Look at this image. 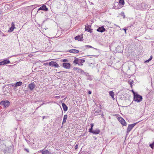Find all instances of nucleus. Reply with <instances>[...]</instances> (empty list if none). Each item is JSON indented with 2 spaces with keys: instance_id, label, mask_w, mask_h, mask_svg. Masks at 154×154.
I'll return each mask as SVG.
<instances>
[{
  "instance_id": "obj_12",
  "label": "nucleus",
  "mask_w": 154,
  "mask_h": 154,
  "mask_svg": "<svg viewBox=\"0 0 154 154\" xmlns=\"http://www.w3.org/2000/svg\"><path fill=\"white\" fill-rule=\"evenodd\" d=\"M106 30L105 28H104L103 26L101 27H99L97 29V32H103Z\"/></svg>"
},
{
  "instance_id": "obj_35",
  "label": "nucleus",
  "mask_w": 154,
  "mask_h": 154,
  "mask_svg": "<svg viewBox=\"0 0 154 154\" xmlns=\"http://www.w3.org/2000/svg\"><path fill=\"white\" fill-rule=\"evenodd\" d=\"M87 47H89L90 48H92V46H90V45H87L86 46Z\"/></svg>"
},
{
  "instance_id": "obj_41",
  "label": "nucleus",
  "mask_w": 154,
  "mask_h": 154,
  "mask_svg": "<svg viewBox=\"0 0 154 154\" xmlns=\"http://www.w3.org/2000/svg\"><path fill=\"white\" fill-rule=\"evenodd\" d=\"M57 97V98H58V97H59V96H57V97Z\"/></svg>"
},
{
  "instance_id": "obj_22",
  "label": "nucleus",
  "mask_w": 154,
  "mask_h": 154,
  "mask_svg": "<svg viewBox=\"0 0 154 154\" xmlns=\"http://www.w3.org/2000/svg\"><path fill=\"white\" fill-rule=\"evenodd\" d=\"M109 95L112 98L114 99V93L112 91H110L109 92Z\"/></svg>"
},
{
  "instance_id": "obj_14",
  "label": "nucleus",
  "mask_w": 154,
  "mask_h": 154,
  "mask_svg": "<svg viewBox=\"0 0 154 154\" xmlns=\"http://www.w3.org/2000/svg\"><path fill=\"white\" fill-rule=\"evenodd\" d=\"M29 88L31 91H32L35 88V85L33 83H31L29 85Z\"/></svg>"
},
{
  "instance_id": "obj_27",
  "label": "nucleus",
  "mask_w": 154,
  "mask_h": 154,
  "mask_svg": "<svg viewBox=\"0 0 154 154\" xmlns=\"http://www.w3.org/2000/svg\"><path fill=\"white\" fill-rule=\"evenodd\" d=\"M128 82L129 83V84L131 85V87H132V84L133 83V81L132 80L131 81H129Z\"/></svg>"
},
{
  "instance_id": "obj_21",
  "label": "nucleus",
  "mask_w": 154,
  "mask_h": 154,
  "mask_svg": "<svg viewBox=\"0 0 154 154\" xmlns=\"http://www.w3.org/2000/svg\"><path fill=\"white\" fill-rule=\"evenodd\" d=\"M22 84V82L20 81L17 82L14 85V87H16L17 86H20Z\"/></svg>"
},
{
  "instance_id": "obj_36",
  "label": "nucleus",
  "mask_w": 154,
  "mask_h": 154,
  "mask_svg": "<svg viewBox=\"0 0 154 154\" xmlns=\"http://www.w3.org/2000/svg\"><path fill=\"white\" fill-rule=\"evenodd\" d=\"M88 93L89 94H91V92L90 91H89L88 92Z\"/></svg>"
},
{
  "instance_id": "obj_26",
  "label": "nucleus",
  "mask_w": 154,
  "mask_h": 154,
  "mask_svg": "<svg viewBox=\"0 0 154 154\" xmlns=\"http://www.w3.org/2000/svg\"><path fill=\"white\" fill-rule=\"evenodd\" d=\"M149 146L152 149H153L154 147V141L152 144H150Z\"/></svg>"
},
{
  "instance_id": "obj_28",
  "label": "nucleus",
  "mask_w": 154,
  "mask_h": 154,
  "mask_svg": "<svg viewBox=\"0 0 154 154\" xmlns=\"http://www.w3.org/2000/svg\"><path fill=\"white\" fill-rule=\"evenodd\" d=\"M152 56H151L150 57L148 60H147L146 61H145V62H149V61L151 60H152Z\"/></svg>"
},
{
  "instance_id": "obj_33",
  "label": "nucleus",
  "mask_w": 154,
  "mask_h": 154,
  "mask_svg": "<svg viewBox=\"0 0 154 154\" xmlns=\"http://www.w3.org/2000/svg\"><path fill=\"white\" fill-rule=\"evenodd\" d=\"M24 150H25L27 152H29V151L27 149H24Z\"/></svg>"
},
{
  "instance_id": "obj_29",
  "label": "nucleus",
  "mask_w": 154,
  "mask_h": 154,
  "mask_svg": "<svg viewBox=\"0 0 154 154\" xmlns=\"http://www.w3.org/2000/svg\"><path fill=\"white\" fill-rule=\"evenodd\" d=\"M63 61L64 62H66L68 61V60L66 59H64L63 60Z\"/></svg>"
},
{
  "instance_id": "obj_7",
  "label": "nucleus",
  "mask_w": 154,
  "mask_h": 154,
  "mask_svg": "<svg viewBox=\"0 0 154 154\" xmlns=\"http://www.w3.org/2000/svg\"><path fill=\"white\" fill-rule=\"evenodd\" d=\"M10 63V61L7 59H6L0 62V66H2L4 65H6L7 64L9 63Z\"/></svg>"
},
{
  "instance_id": "obj_3",
  "label": "nucleus",
  "mask_w": 154,
  "mask_h": 154,
  "mask_svg": "<svg viewBox=\"0 0 154 154\" xmlns=\"http://www.w3.org/2000/svg\"><path fill=\"white\" fill-rule=\"evenodd\" d=\"M0 104L3 107H8L10 105V102L8 100L2 101L1 102Z\"/></svg>"
},
{
  "instance_id": "obj_34",
  "label": "nucleus",
  "mask_w": 154,
  "mask_h": 154,
  "mask_svg": "<svg viewBox=\"0 0 154 154\" xmlns=\"http://www.w3.org/2000/svg\"><path fill=\"white\" fill-rule=\"evenodd\" d=\"M48 63H44L43 64V65H48Z\"/></svg>"
},
{
  "instance_id": "obj_23",
  "label": "nucleus",
  "mask_w": 154,
  "mask_h": 154,
  "mask_svg": "<svg viewBox=\"0 0 154 154\" xmlns=\"http://www.w3.org/2000/svg\"><path fill=\"white\" fill-rule=\"evenodd\" d=\"M73 69L75 71H77L78 72H83V70L77 67H74Z\"/></svg>"
},
{
  "instance_id": "obj_4",
  "label": "nucleus",
  "mask_w": 154,
  "mask_h": 154,
  "mask_svg": "<svg viewBox=\"0 0 154 154\" xmlns=\"http://www.w3.org/2000/svg\"><path fill=\"white\" fill-rule=\"evenodd\" d=\"M137 124V123H136L132 124L129 125H128L127 129V134H128L130 132L131 130Z\"/></svg>"
},
{
  "instance_id": "obj_40",
  "label": "nucleus",
  "mask_w": 154,
  "mask_h": 154,
  "mask_svg": "<svg viewBox=\"0 0 154 154\" xmlns=\"http://www.w3.org/2000/svg\"><path fill=\"white\" fill-rule=\"evenodd\" d=\"M102 117L104 116L103 115V114L102 115Z\"/></svg>"
},
{
  "instance_id": "obj_38",
  "label": "nucleus",
  "mask_w": 154,
  "mask_h": 154,
  "mask_svg": "<svg viewBox=\"0 0 154 154\" xmlns=\"http://www.w3.org/2000/svg\"><path fill=\"white\" fill-rule=\"evenodd\" d=\"M12 86L13 87H14V85L15 84H12Z\"/></svg>"
},
{
  "instance_id": "obj_17",
  "label": "nucleus",
  "mask_w": 154,
  "mask_h": 154,
  "mask_svg": "<svg viewBox=\"0 0 154 154\" xmlns=\"http://www.w3.org/2000/svg\"><path fill=\"white\" fill-rule=\"evenodd\" d=\"M62 106L64 111H66L67 110L68 107L64 103H62Z\"/></svg>"
},
{
  "instance_id": "obj_8",
  "label": "nucleus",
  "mask_w": 154,
  "mask_h": 154,
  "mask_svg": "<svg viewBox=\"0 0 154 154\" xmlns=\"http://www.w3.org/2000/svg\"><path fill=\"white\" fill-rule=\"evenodd\" d=\"M85 30L87 31L88 32H92L93 29H91V26L90 25H88L87 26H85Z\"/></svg>"
},
{
  "instance_id": "obj_2",
  "label": "nucleus",
  "mask_w": 154,
  "mask_h": 154,
  "mask_svg": "<svg viewBox=\"0 0 154 154\" xmlns=\"http://www.w3.org/2000/svg\"><path fill=\"white\" fill-rule=\"evenodd\" d=\"M142 96L138 94H136V95L134 96V100L136 102H140L142 101Z\"/></svg>"
},
{
  "instance_id": "obj_37",
  "label": "nucleus",
  "mask_w": 154,
  "mask_h": 154,
  "mask_svg": "<svg viewBox=\"0 0 154 154\" xmlns=\"http://www.w3.org/2000/svg\"><path fill=\"white\" fill-rule=\"evenodd\" d=\"M123 30L125 31V33H126V29H124Z\"/></svg>"
},
{
  "instance_id": "obj_5",
  "label": "nucleus",
  "mask_w": 154,
  "mask_h": 154,
  "mask_svg": "<svg viewBox=\"0 0 154 154\" xmlns=\"http://www.w3.org/2000/svg\"><path fill=\"white\" fill-rule=\"evenodd\" d=\"M50 66H54L55 68H58L59 67V65L56 62L54 61H51L48 63Z\"/></svg>"
},
{
  "instance_id": "obj_13",
  "label": "nucleus",
  "mask_w": 154,
  "mask_h": 154,
  "mask_svg": "<svg viewBox=\"0 0 154 154\" xmlns=\"http://www.w3.org/2000/svg\"><path fill=\"white\" fill-rule=\"evenodd\" d=\"M15 28V27L14 23L12 22L11 24V27L9 28V29L8 30V31L9 32H12Z\"/></svg>"
},
{
  "instance_id": "obj_24",
  "label": "nucleus",
  "mask_w": 154,
  "mask_h": 154,
  "mask_svg": "<svg viewBox=\"0 0 154 154\" xmlns=\"http://www.w3.org/2000/svg\"><path fill=\"white\" fill-rule=\"evenodd\" d=\"M122 5H124L125 4V2L124 0H119V3Z\"/></svg>"
},
{
  "instance_id": "obj_30",
  "label": "nucleus",
  "mask_w": 154,
  "mask_h": 154,
  "mask_svg": "<svg viewBox=\"0 0 154 154\" xmlns=\"http://www.w3.org/2000/svg\"><path fill=\"white\" fill-rule=\"evenodd\" d=\"M78 148V145L77 144H76L75 147V149H77Z\"/></svg>"
},
{
  "instance_id": "obj_15",
  "label": "nucleus",
  "mask_w": 154,
  "mask_h": 154,
  "mask_svg": "<svg viewBox=\"0 0 154 154\" xmlns=\"http://www.w3.org/2000/svg\"><path fill=\"white\" fill-rule=\"evenodd\" d=\"M69 51L71 53L76 54L79 52V51L75 49H71L69 50Z\"/></svg>"
},
{
  "instance_id": "obj_25",
  "label": "nucleus",
  "mask_w": 154,
  "mask_h": 154,
  "mask_svg": "<svg viewBox=\"0 0 154 154\" xmlns=\"http://www.w3.org/2000/svg\"><path fill=\"white\" fill-rule=\"evenodd\" d=\"M91 128L89 129V132H91V133H92V132H93V131L92 130V128H93V127L94 126V124H92V123L91 124Z\"/></svg>"
},
{
  "instance_id": "obj_1",
  "label": "nucleus",
  "mask_w": 154,
  "mask_h": 154,
  "mask_svg": "<svg viewBox=\"0 0 154 154\" xmlns=\"http://www.w3.org/2000/svg\"><path fill=\"white\" fill-rule=\"evenodd\" d=\"M85 62V60H84L81 59L79 58H76L73 62L75 64H78L79 66H82L83 65L82 63Z\"/></svg>"
},
{
  "instance_id": "obj_11",
  "label": "nucleus",
  "mask_w": 154,
  "mask_h": 154,
  "mask_svg": "<svg viewBox=\"0 0 154 154\" xmlns=\"http://www.w3.org/2000/svg\"><path fill=\"white\" fill-rule=\"evenodd\" d=\"M42 10L45 11H47L48 10V8L46 7V5H43L41 7H40L38 9V11Z\"/></svg>"
},
{
  "instance_id": "obj_16",
  "label": "nucleus",
  "mask_w": 154,
  "mask_h": 154,
  "mask_svg": "<svg viewBox=\"0 0 154 154\" xmlns=\"http://www.w3.org/2000/svg\"><path fill=\"white\" fill-rule=\"evenodd\" d=\"M41 152L42 154H52L48 150H42Z\"/></svg>"
},
{
  "instance_id": "obj_6",
  "label": "nucleus",
  "mask_w": 154,
  "mask_h": 154,
  "mask_svg": "<svg viewBox=\"0 0 154 154\" xmlns=\"http://www.w3.org/2000/svg\"><path fill=\"white\" fill-rule=\"evenodd\" d=\"M118 120L121 124L124 126L126 125V123L125 121L122 117H119L118 118Z\"/></svg>"
},
{
  "instance_id": "obj_18",
  "label": "nucleus",
  "mask_w": 154,
  "mask_h": 154,
  "mask_svg": "<svg viewBox=\"0 0 154 154\" xmlns=\"http://www.w3.org/2000/svg\"><path fill=\"white\" fill-rule=\"evenodd\" d=\"M82 36L81 35H78L75 37V38L76 40H77L79 41L82 40Z\"/></svg>"
},
{
  "instance_id": "obj_19",
  "label": "nucleus",
  "mask_w": 154,
  "mask_h": 154,
  "mask_svg": "<svg viewBox=\"0 0 154 154\" xmlns=\"http://www.w3.org/2000/svg\"><path fill=\"white\" fill-rule=\"evenodd\" d=\"M67 118V116L66 115H65L64 116L63 119V121L62 124H64L66 123V120Z\"/></svg>"
},
{
  "instance_id": "obj_10",
  "label": "nucleus",
  "mask_w": 154,
  "mask_h": 154,
  "mask_svg": "<svg viewBox=\"0 0 154 154\" xmlns=\"http://www.w3.org/2000/svg\"><path fill=\"white\" fill-rule=\"evenodd\" d=\"M113 8L116 9H117L120 8V5L118 2H116L114 3Z\"/></svg>"
},
{
  "instance_id": "obj_39",
  "label": "nucleus",
  "mask_w": 154,
  "mask_h": 154,
  "mask_svg": "<svg viewBox=\"0 0 154 154\" xmlns=\"http://www.w3.org/2000/svg\"><path fill=\"white\" fill-rule=\"evenodd\" d=\"M115 26H117V25H116V24H115ZM117 26L119 28H120V27L119 26Z\"/></svg>"
},
{
  "instance_id": "obj_9",
  "label": "nucleus",
  "mask_w": 154,
  "mask_h": 154,
  "mask_svg": "<svg viewBox=\"0 0 154 154\" xmlns=\"http://www.w3.org/2000/svg\"><path fill=\"white\" fill-rule=\"evenodd\" d=\"M63 66L64 68L67 69H69L71 66L70 64L68 63H63Z\"/></svg>"
},
{
  "instance_id": "obj_31",
  "label": "nucleus",
  "mask_w": 154,
  "mask_h": 154,
  "mask_svg": "<svg viewBox=\"0 0 154 154\" xmlns=\"http://www.w3.org/2000/svg\"><path fill=\"white\" fill-rule=\"evenodd\" d=\"M132 92L134 96L136 95V94H137V93H135L133 91H132Z\"/></svg>"
},
{
  "instance_id": "obj_20",
  "label": "nucleus",
  "mask_w": 154,
  "mask_h": 154,
  "mask_svg": "<svg viewBox=\"0 0 154 154\" xmlns=\"http://www.w3.org/2000/svg\"><path fill=\"white\" fill-rule=\"evenodd\" d=\"M100 131L98 129L93 130L92 133L95 134H98L100 132Z\"/></svg>"
},
{
  "instance_id": "obj_32",
  "label": "nucleus",
  "mask_w": 154,
  "mask_h": 154,
  "mask_svg": "<svg viewBox=\"0 0 154 154\" xmlns=\"http://www.w3.org/2000/svg\"><path fill=\"white\" fill-rule=\"evenodd\" d=\"M100 111V110H97V111H95V112H96V113H99Z\"/></svg>"
}]
</instances>
